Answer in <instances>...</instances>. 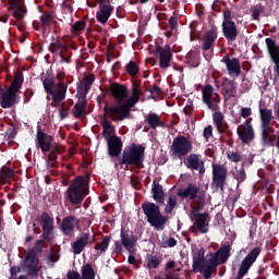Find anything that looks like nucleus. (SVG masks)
Listing matches in <instances>:
<instances>
[{"label": "nucleus", "mask_w": 279, "mask_h": 279, "mask_svg": "<svg viewBox=\"0 0 279 279\" xmlns=\"http://www.w3.org/2000/svg\"><path fill=\"white\" fill-rule=\"evenodd\" d=\"M95 239L90 236L88 233H83L80 235V238L72 244L73 254H82L84 252V248L89 243H93Z\"/></svg>", "instance_id": "4468645a"}, {"label": "nucleus", "mask_w": 279, "mask_h": 279, "mask_svg": "<svg viewBox=\"0 0 279 279\" xmlns=\"http://www.w3.org/2000/svg\"><path fill=\"white\" fill-rule=\"evenodd\" d=\"M222 93L226 99H230V97H234L236 94V85L232 81H226L222 86Z\"/></svg>", "instance_id": "bb28decb"}, {"label": "nucleus", "mask_w": 279, "mask_h": 279, "mask_svg": "<svg viewBox=\"0 0 279 279\" xmlns=\"http://www.w3.org/2000/svg\"><path fill=\"white\" fill-rule=\"evenodd\" d=\"M12 170H10L9 172H7L5 170H0V184H5V180H8V178H12Z\"/></svg>", "instance_id": "37998d69"}, {"label": "nucleus", "mask_w": 279, "mask_h": 279, "mask_svg": "<svg viewBox=\"0 0 279 279\" xmlns=\"http://www.w3.org/2000/svg\"><path fill=\"white\" fill-rule=\"evenodd\" d=\"M93 82H95V76H86L82 82V88H84V93H88L90 90V86H93Z\"/></svg>", "instance_id": "e433bc0d"}, {"label": "nucleus", "mask_w": 279, "mask_h": 279, "mask_svg": "<svg viewBox=\"0 0 279 279\" xmlns=\"http://www.w3.org/2000/svg\"><path fill=\"white\" fill-rule=\"evenodd\" d=\"M51 21V16L49 15H44L41 16V23L43 25H49V22Z\"/></svg>", "instance_id": "603ef678"}, {"label": "nucleus", "mask_w": 279, "mask_h": 279, "mask_svg": "<svg viewBox=\"0 0 279 279\" xmlns=\"http://www.w3.org/2000/svg\"><path fill=\"white\" fill-rule=\"evenodd\" d=\"M61 119H64L66 117L68 112L65 109H60Z\"/></svg>", "instance_id": "bf43d9fd"}, {"label": "nucleus", "mask_w": 279, "mask_h": 279, "mask_svg": "<svg viewBox=\"0 0 279 279\" xmlns=\"http://www.w3.org/2000/svg\"><path fill=\"white\" fill-rule=\"evenodd\" d=\"M101 123H102L105 136H107V137L112 136V134H114V126H112L110 121L104 119Z\"/></svg>", "instance_id": "f704fd0d"}, {"label": "nucleus", "mask_w": 279, "mask_h": 279, "mask_svg": "<svg viewBox=\"0 0 279 279\" xmlns=\"http://www.w3.org/2000/svg\"><path fill=\"white\" fill-rule=\"evenodd\" d=\"M214 173V182L217 186H223V182H226V175H228V170L223 168V166H213Z\"/></svg>", "instance_id": "a211bd4d"}, {"label": "nucleus", "mask_w": 279, "mask_h": 279, "mask_svg": "<svg viewBox=\"0 0 279 279\" xmlns=\"http://www.w3.org/2000/svg\"><path fill=\"white\" fill-rule=\"evenodd\" d=\"M111 93L117 101V106L109 107L105 106V114L110 117L112 121H123V119H128L130 117V110L134 108V105L138 102V98L141 97V89L138 86H133L132 97H128V88L120 84H114L111 87Z\"/></svg>", "instance_id": "f257e3e1"}, {"label": "nucleus", "mask_w": 279, "mask_h": 279, "mask_svg": "<svg viewBox=\"0 0 279 279\" xmlns=\"http://www.w3.org/2000/svg\"><path fill=\"white\" fill-rule=\"evenodd\" d=\"M22 86L23 74L21 72H17L15 73V77L11 83V86L2 95V108H12L16 104V93L21 90Z\"/></svg>", "instance_id": "20e7f679"}, {"label": "nucleus", "mask_w": 279, "mask_h": 279, "mask_svg": "<svg viewBox=\"0 0 279 279\" xmlns=\"http://www.w3.org/2000/svg\"><path fill=\"white\" fill-rule=\"evenodd\" d=\"M68 279H82V276H80V272L70 270L68 272Z\"/></svg>", "instance_id": "de8ad7c7"}, {"label": "nucleus", "mask_w": 279, "mask_h": 279, "mask_svg": "<svg viewBox=\"0 0 279 279\" xmlns=\"http://www.w3.org/2000/svg\"><path fill=\"white\" fill-rule=\"evenodd\" d=\"M126 71H128V73H130V75H136L140 71L138 65H136V63H134V62H130L126 65Z\"/></svg>", "instance_id": "79ce46f5"}, {"label": "nucleus", "mask_w": 279, "mask_h": 279, "mask_svg": "<svg viewBox=\"0 0 279 279\" xmlns=\"http://www.w3.org/2000/svg\"><path fill=\"white\" fill-rule=\"evenodd\" d=\"M44 88L47 90V93H50L52 95V101L54 104H60V101L64 100V97L66 95V85L64 83H58L54 85L52 78H46L44 81Z\"/></svg>", "instance_id": "0eeeda50"}, {"label": "nucleus", "mask_w": 279, "mask_h": 279, "mask_svg": "<svg viewBox=\"0 0 279 279\" xmlns=\"http://www.w3.org/2000/svg\"><path fill=\"white\" fill-rule=\"evenodd\" d=\"M32 95H34V90L27 89V90L25 92V94H24V97H28V99H29V97H32Z\"/></svg>", "instance_id": "6e6d98bb"}, {"label": "nucleus", "mask_w": 279, "mask_h": 279, "mask_svg": "<svg viewBox=\"0 0 279 279\" xmlns=\"http://www.w3.org/2000/svg\"><path fill=\"white\" fill-rule=\"evenodd\" d=\"M19 271H21V268H17V267L11 268L12 276H14V274H19Z\"/></svg>", "instance_id": "4d7b16f0"}, {"label": "nucleus", "mask_w": 279, "mask_h": 279, "mask_svg": "<svg viewBox=\"0 0 279 279\" xmlns=\"http://www.w3.org/2000/svg\"><path fill=\"white\" fill-rule=\"evenodd\" d=\"M82 279H95V270L89 264L82 267Z\"/></svg>", "instance_id": "c85d7f7f"}, {"label": "nucleus", "mask_w": 279, "mask_h": 279, "mask_svg": "<svg viewBox=\"0 0 279 279\" xmlns=\"http://www.w3.org/2000/svg\"><path fill=\"white\" fill-rule=\"evenodd\" d=\"M222 32L227 40H236L239 32L236 31V24L232 22V13L230 11L223 12Z\"/></svg>", "instance_id": "6e6552de"}, {"label": "nucleus", "mask_w": 279, "mask_h": 279, "mask_svg": "<svg viewBox=\"0 0 279 279\" xmlns=\"http://www.w3.org/2000/svg\"><path fill=\"white\" fill-rule=\"evenodd\" d=\"M156 52L159 54V66L161 69L169 68L171 58H173V56L171 54V48H169V47L163 48V47L158 46L156 48Z\"/></svg>", "instance_id": "dca6fc26"}, {"label": "nucleus", "mask_w": 279, "mask_h": 279, "mask_svg": "<svg viewBox=\"0 0 279 279\" xmlns=\"http://www.w3.org/2000/svg\"><path fill=\"white\" fill-rule=\"evenodd\" d=\"M222 121H223V114L221 112L216 111L214 113V122L216 123V126L218 128V130H219Z\"/></svg>", "instance_id": "c03bdc74"}, {"label": "nucleus", "mask_w": 279, "mask_h": 279, "mask_svg": "<svg viewBox=\"0 0 279 279\" xmlns=\"http://www.w3.org/2000/svg\"><path fill=\"white\" fill-rule=\"evenodd\" d=\"M84 114H86V101L83 98L75 105L74 116L84 117Z\"/></svg>", "instance_id": "c756f323"}, {"label": "nucleus", "mask_w": 279, "mask_h": 279, "mask_svg": "<svg viewBox=\"0 0 279 279\" xmlns=\"http://www.w3.org/2000/svg\"><path fill=\"white\" fill-rule=\"evenodd\" d=\"M149 0H141V3H147Z\"/></svg>", "instance_id": "69168bd1"}, {"label": "nucleus", "mask_w": 279, "mask_h": 279, "mask_svg": "<svg viewBox=\"0 0 279 279\" xmlns=\"http://www.w3.org/2000/svg\"><path fill=\"white\" fill-rule=\"evenodd\" d=\"M203 99L209 110H219V101H221V98L219 94L215 93L213 86L207 85L204 87Z\"/></svg>", "instance_id": "9d476101"}, {"label": "nucleus", "mask_w": 279, "mask_h": 279, "mask_svg": "<svg viewBox=\"0 0 279 279\" xmlns=\"http://www.w3.org/2000/svg\"><path fill=\"white\" fill-rule=\"evenodd\" d=\"M49 160H56V153H51L49 155Z\"/></svg>", "instance_id": "680f3d73"}, {"label": "nucleus", "mask_w": 279, "mask_h": 279, "mask_svg": "<svg viewBox=\"0 0 279 279\" xmlns=\"http://www.w3.org/2000/svg\"><path fill=\"white\" fill-rule=\"evenodd\" d=\"M3 23H8V17L2 19Z\"/></svg>", "instance_id": "338daca9"}, {"label": "nucleus", "mask_w": 279, "mask_h": 279, "mask_svg": "<svg viewBox=\"0 0 279 279\" xmlns=\"http://www.w3.org/2000/svg\"><path fill=\"white\" fill-rule=\"evenodd\" d=\"M151 193L154 199L157 201L159 204H162L165 202V192L162 191V186L160 184L154 182Z\"/></svg>", "instance_id": "cd10ccee"}, {"label": "nucleus", "mask_w": 279, "mask_h": 279, "mask_svg": "<svg viewBox=\"0 0 279 279\" xmlns=\"http://www.w3.org/2000/svg\"><path fill=\"white\" fill-rule=\"evenodd\" d=\"M160 265V257L154 256V255H148L147 256V267L149 269H156Z\"/></svg>", "instance_id": "c9c22d12"}, {"label": "nucleus", "mask_w": 279, "mask_h": 279, "mask_svg": "<svg viewBox=\"0 0 279 279\" xmlns=\"http://www.w3.org/2000/svg\"><path fill=\"white\" fill-rule=\"evenodd\" d=\"M174 271H182V267L178 266V264L175 265V267L173 268Z\"/></svg>", "instance_id": "0e129e2a"}, {"label": "nucleus", "mask_w": 279, "mask_h": 279, "mask_svg": "<svg viewBox=\"0 0 279 279\" xmlns=\"http://www.w3.org/2000/svg\"><path fill=\"white\" fill-rule=\"evenodd\" d=\"M88 195V179L77 177L68 189V196L72 204H82L84 197Z\"/></svg>", "instance_id": "7ed1b4c3"}, {"label": "nucleus", "mask_w": 279, "mask_h": 279, "mask_svg": "<svg viewBox=\"0 0 279 279\" xmlns=\"http://www.w3.org/2000/svg\"><path fill=\"white\" fill-rule=\"evenodd\" d=\"M77 228V220L73 217L64 218L62 221V230L64 234H71Z\"/></svg>", "instance_id": "a878e982"}, {"label": "nucleus", "mask_w": 279, "mask_h": 279, "mask_svg": "<svg viewBox=\"0 0 279 279\" xmlns=\"http://www.w3.org/2000/svg\"><path fill=\"white\" fill-rule=\"evenodd\" d=\"M87 5L89 8H97V2H94V3L87 2Z\"/></svg>", "instance_id": "e2e57ef3"}, {"label": "nucleus", "mask_w": 279, "mask_h": 279, "mask_svg": "<svg viewBox=\"0 0 279 279\" xmlns=\"http://www.w3.org/2000/svg\"><path fill=\"white\" fill-rule=\"evenodd\" d=\"M217 38V33L214 31H210L207 33L204 41V49H210L213 47V43H215V39Z\"/></svg>", "instance_id": "473e14b6"}, {"label": "nucleus", "mask_w": 279, "mask_h": 279, "mask_svg": "<svg viewBox=\"0 0 279 279\" xmlns=\"http://www.w3.org/2000/svg\"><path fill=\"white\" fill-rule=\"evenodd\" d=\"M263 141L266 145H271L276 141V136L271 133V128L263 129Z\"/></svg>", "instance_id": "7c9ffc66"}, {"label": "nucleus", "mask_w": 279, "mask_h": 279, "mask_svg": "<svg viewBox=\"0 0 279 279\" xmlns=\"http://www.w3.org/2000/svg\"><path fill=\"white\" fill-rule=\"evenodd\" d=\"M41 225L45 239H51V232H53V219L49 215L44 214L41 216Z\"/></svg>", "instance_id": "412c9836"}, {"label": "nucleus", "mask_w": 279, "mask_h": 279, "mask_svg": "<svg viewBox=\"0 0 279 279\" xmlns=\"http://www.w3.org/2000/svg\"><path fill=\"white\" fill-rule=\"evenodd\" d=\"M143 210L148 219V222L156 230H163L165 223H167V217L160 214V207L156 206L154 203H145L143 205Z\"/></svg>", "instance_id": "39448f33"}, {"label": "nucleus", "mask_w": 279, "mask_h": 279, "mask_svg": "<svg viewBox=\"0 0 279 279\" xmlns=\"http://www.w3.org/2000/svg\"><path fill=\"white\" fill-rule=\"evenodd\" d=\"M9 10H12L14 19L23 20L27 10L23 0H9Z\"/></svg>", "instance_id": "2eb2a0df"}, {"label": "nucleus", "mask_w": 279, "mask_h": 279, "mask_svg": "<svg viewBox=\"0 0 279 279\" xmlns=\"http://www.w3.org/2000/svg\"><path fill=\"white\" fill-rule=\"evenodd\" d=\"M199 210H202V206H198L197 208H195V206H192V213L195 217L194 226L195 228H197V230H199V232L206 233L208 232V223L210 221V218H208V214L197 215Z\"/></svg>", "instance_id": "f8f14e48"}, {"label": "nucleus", "mask_w": 279, "mask_h": 279, "mask_svg": "<svg viewBox=\"0 0 279 279\" xmlns=\"http://www.w3.org/2000/svg\"><path fill=\"white\" fill-rule=\"evenodd\" d=\"M223 62L227 66L229 75L231 77H239L241 73V64L239 63V59H223Z\"/></svg>", "instance_id": "6ab92c4d"}, {"label": "nucleus", "mask_w": 279, "mask_h": 279, "mask_svg": "<svg viewBox=\"0 0 279 279\" xmlns=\"http://www.w3.org/2000/svg\"><path fill=\"white\" fill-rule=\"evenodd\" d=\"M121 140H119V137L113 136L108 141V149H109V154L110 156H119V154H121Z\"/></svg>", "instance_id": "5701e85b"}, {"label": "nucleus", "mask_w": 279, "mask_h": 279, "mask_svg": "<svg viewBox=\"0 0 279 279\" xmlns=\"http://www.w3.org/2000/svg\"><path fill=\"white\" fill-rule=\"evenodd\" d=\"M259 114L263 130H269V125H271V120L274 119L271 109L260 108Z\"/></svg>", "instance_id": "4be33fe9"}, {"label": "nucleus", "mask_w": 279, "mask_h": 279, "mask_svg": "<svg viewBox=\"0 0 279 279\" xmlns=\"http://www.w3.org/2000/svg\"><path fill=\"white\" fill-rule=\"evenodd\" d=\"M82 29H86V24L84 22H76L73 25V31L74 32H82Z\"/></svg>", "instance_id": "49530a36"}, {"label": "nucleus", "mask_w": 279, "mask_h": 279, "mask_svg": "<svg viewBox=\"0 0 279 279\" xmlns=\"http://www.w3.org/2000/svg\"><path fill=\"white\" fill-rule=\"evenodd\" d=\"M204 165V162H199V157L197 155H190L187 158V167L190 169H199V166Z\"/></svg>", "instance_id": "2f4dec72"}, {"label": "nucleus", "mask_w": 279, "mask_h": 279, "mask_svg": "<svg viewBox=\"0 0 279 279\" xmlns=\"http://www.w3.org/2000/svg\"><path fill=\"white\" fill-rule=\"evenodd\" d=\"M61 53H64V48H61Z\"/></svg>", "instance_id": "774afa93"}, {"label": "nucleus", "mask_w": 279, "mask_h": 279, "mask_svg": "<svg viewBox=\"0 0 279 279\" xmlns=\"http://www.w3.org/2000/svg\"><path fill=\"white\" fill-rule=\"evenodd\" d=\"M109 245H110V239L106 236L102 239L100 243L96 244V250H98V252H106Z\"/></svg>", "instance_id": "58836bf2"}, {"label": "nucleus", "mask_w": 279, "mask_h": 279, "mask_svg": "<svg viewBox=\"0 0 279 279\" xmlns=\"http://www.w3.org/2000/svg\"><path fill=\"white\" fill-rule=\"evenodd\" d=\"M128 260H129L130 265H134L135 258L133 255H130Z\"/></svg>", "instance_id": "052dcab7"}, {"label": "nucleus", "mask_w": 279, "mask_h": 279, "mask_svg": "<svg viewBox=\"0 0 279 279\" xmlns=\"http://www.w3.org/2000/svg\"><path fill=\"white\" fill-rule=\"evenodd\" d=\"M52 141H53V137H51V135H47L40 132V130L37 132V143L41 151H49V149H51Z\"/></svg>", "instance_id": "aec40b11"}, {"label": "nucleus", "mask_w": 279, "mask_h": 279, "mask_svg": "<svg viewBox=\"0 0 279 279\" xmlns=\"http://www.w3.org/2000/svg\"><path fill=\"white\" fill-rule=\"evenodd\" d=\"M22 270L28 276L38 275V257L36 251H29L26 258L22 262Z\"/></svg>", "instance_id": "9b49d317"}, {"label": "nucleus", "mask_w": 279, "mask_h": 279, "mask_svg": "<svg viewBox=\"0 0 279 279\" xmlns=\"http://www.w3.org/2000/svg\"><path fill=\"white\" fill-rule=\"evenodd\" d=\"M178 205V198L175 196H170L168 204L165 208L166 213H173V208Z\"/></svg>", "instance_id": "4c0bfd02"}, {"label": "nucleus", "mask_w": 279, "mask_h": 279, "mask_svg": "<svg viewBox=\"0 0 279 279\" xmlns=\"http://www.w3.org/2000/svg\"><path fill=\"white\" fill-rule=\"evenodd\" d=\"M122 245L130 252V254H134V246L136 245V238L131 234H121Z\"/></svg>", "instance_id": "b1692460"}, {"label": "nucleus", "mask_w": 279, "mask_h": 279, "mask_svg": "<svg viewBox=\"0 0 279 279\" xmlns=\"http://www.w3.org/2000/svg\"><path fill=\"white\" fill-rule=\"evenodd\" d=\"M233 175L235 180H238V182H243L246 178L245 169L243 168V166L235 167V169L233 170Z\"/></svg>", "instance_id": "72a5a7b5"}, {"label": "nucleus", "mask_w": 279, "mask_h": 279, "mask_svg": "<svg viewBox=\"0 0 279 279\" xmlns=\"http://www.w3.org/2000/svg\"><path fill=\"white\" fill-rule=\"evenodd\" d=\"M175 262L171 260V262H168L167 265H166V269L169 271V269H174L175 267Z\"/></svg>", "instance_id": "864d4df0"}, {"label": "nucleus", "mask_w": 279, "mask_h": 279, "mask_svg": "<svg viewBox=\"0 0 279 279\" xmlns=\"http://www.w3.org/2000/svg\"><path fill=\"white\" fill-rule=\"evenodd\" d=\"M191 141L184 136H178L173 140L171 151L173 156H186L192 149Z\"/></svg>", "instance_id": "1a4fd4ad"}, {"label": "nucleus", "mask_w": 279, "mask_h": 279, "mask_svg": "<svg viewBox=\"0 0 279 279\" xmlns=\"http://www.w3.org/2000/svg\"><path fill=\"white\" fill-rule=\"evenodd\" d=\"M148 125L151 128H158V125H160V118L156 114L148 116Z\"/></svg>", "instance_id": "ea45409f"}, {"label": "nucleus", "mask_w": 279, "mask_h": 279, "mask_svg": "<svg viewBox=\"0 0 279 279\" xmlns=\"http://www.w3.org/2000/svg\"><path fill=\"white\" fill-rule=\"evenodd\" d=\"M169 25L171 27L172 32H175L177 27H178V20H175V17H171L169 20Z\"/></svg>", "instance_id": "8fccbe9b"}, {"label": "nucleus", "mask_w": 279, "mask_h": 279, "mask_svg": "<svg viewBox=\"0 0 279 279\" xmlns=\"http://www.w3.org/2000/svg\"><path fill=\"white\" fill-rule=\"evenodd\" d=\"M227 158L230 162H239L241 160V155L234 153L233 150L227 151Z\"/></svg>", "instance_id": "a19ab883"}, {"label": "nucleus", "mask_w": 279, "mask_h": 279, "mask_svg": "<svg viewBox=\"0 0 279 279\" xmlns=\"http://www.w3.org/2000/svg\"><path fill=\"white\" fill-rule=\"evenodd\" d=\"M158 93H160V88L159 87H154L151 89V95H158Z\"/></svg>", "instance_id": "13d9d810"}, {"label": "nucleus", "mask_w": 279, "mask_h": 279, "mask_svg": "<svg viewBox=\"0 0 279 279\" xmlns=\"http://www.w3.org/2000/svg\"><path fill=\"white\" fill-rule=\"evenodd\" d=\"M197 193H199V189L195 185H189L186 189L178 191L179 197H189L191 199H195V197H197Z\"/></svg>", "instance_id": "393cba45"}, {"label": "nucleus", "mask_w": 279, "mask_h": 279, "mask_svg": "<svg viewBox=\"0 0 279 279\" xmlns=\"http://www.w3.org/2000/svg\"><path fill=\"white\" fill-rule=\"evenodd\" d=\"M258 16H260V10H258V9H254L253 10V19H258Z\"/></svg>", "instance_id": "5fc2aeb1"}, {"label": "nucleus", "mask_w": 279, "mask_h": 279, "mask_svg": "<svg viewBox=\"0 0 279 279\" xmlns=\"http://www.w3.org/2000/svg\"><path fill=\"white\" fill-rule=\"evenodd\" d=\"M239 137L243 143H250V141L254 140V129H252V124L246 122L238 128Z\"/></svg>", "instance_id": "f3484780"}, {"label": "nucleus", "mask_w": 279, "mask_h": 279, "mask_svg": "<svg viewBox=\"0 0 279 279\" xmlns=\"http://www.w3.org/2000/svg\"><path fill=\"white\" fill-rule=\"evenodd\" d=\"M199 257H194V267L204 274L205 279H210L213 268L228 260V257L230 256V248H228V246H223L216 254H210L205 259L203 257L204 253L199 252Z\"/></svg>", "instance_id": "f03ea898"}, {"label": "nucleus", "mask_w": 279, "mask_h": 279, "mask_svg": "<svg viewBox=\"0 0 279 279\" xmlns=\"http://www.w3.org/2000/svg\"><path fill=\"white\" fill-rule=\"evenodd\" d=\"M109 0H99V2L102 4L99 10L96 13V19L99 23L102 25H106L108 23V19H110L112 12H114V7L110 4H105L108 3Z\"/></svg>", "instance_id": "ddd939ff"}, {"label": "nucleus", "mask_w": 279, "mask_h": 279, "mask_svg": "<svg viewBox=\"0 0 279 279\" xmlns=\"http://www.w3.org/2000/svg\"><path fill=\"white\" fill-rule=\"evenodd\" d=\"M241 116H242L244 119H247V117H251V116H252V109H251V108H242V109H241Z\"/></svg>", "instance_id": "09e8293b"}, {"label": "nucleus", "mask_w": 279, "mask_h": 279, "mask_svg": "<svg viewBox=\"0 0 279 279\" xmlns=\"http://www.w3.org/2000/svg\"><path fill=\"white\" fill-rule=\"evenodd\" d=\"M177 243L175 239L170 238L161 243V247H175Z\"/></svg>", "instance_id": "a18cd8bd"}, {"label": "nucleus", "mask_w": 279, "mask_h": 279, "mask_svg": "<svg viewBox=\"0 0 279 279\" xmlns=\"http://www.w3.org/2000/svg\"><path fill=\"white\" fill-rule=\"evenodd\" d=\"M204 136L206 140H208V138H210V136H213V126L205 128Z\"/></svg>", "instance_id": "3c124183"}, {"label": "nucleus", "mask_w": 279, "mask_h": 279, "mask_svg": "<svg viewBox=\"0 0 279 279\" xmlns=\"http://www.w3.org/2000/svg\"><path fill=\"white\" fill-rule=\"evenodd\" d=\"M122 160L124 165H134L142 169L143 162H145V147L132 144L129 148H125Z\"/></svg>", "instance_id": "423d86ee"}]
</instances>
